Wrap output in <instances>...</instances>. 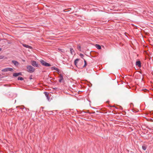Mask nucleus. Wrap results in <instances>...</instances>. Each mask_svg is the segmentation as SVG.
I'll use <instances>...</instances> for the list:
<instances>
[{
    "label": "nucleus",
    "instance_id": "obj_1",
    "mask_svg": "<svg viewBox=\"0 0 153 153\" xmlns=\"http://www.w3.org/2000/svg\"><path fill=\"white\" fill-rule=\"evenodd\" d=\"M27 71L30 73H33L35 71V69L31 65H27Z\"/></svg>",
    "mask_w": 153,
    "mask_h": 153
},
{
    "label": "nucleus",
    "instance_id": "obj_2",
    "mask_svg": "<svg viewBox=\"0 0 153 153\" xmlns=\"http://www.w3.org/2000/svg\"><path fill=\"white\" fill-rule=\"evenodd\" d=\"M40 62L41 64L42 65L46 66V67H49L51 66V65L48 63H47L44 60H42V59H41L40 60Z\"/></svg>",
    "mask_w": 153,
    "mask_h": 153
},
{
    "label": "nucleus",
    "instance_id": "obj_3",
    "mask_svg": "<svg viewBox=\"0 0 153 153\" xmlns=\"http://www.w3.org/2000/svg\"><path fill=\"white\" fill-rule=\"evenodd\" d=\"M31 64L34 67L39 68L40 66V65L38 64V63L36 61H31Z\"/></svg>",
    "mask_w": 153,
    "mask_h": 153
},
{
    "label": "nucleus",
    "instance_id": "obj_4",
    "mask_svg": "<svg viewBox=\"0 0 153 153\" xmlns=\"http://www.w3.org/2000/svg\"><path fill=\"white\" fill-rule=\"evenodd\" d=\"M3 72H7L8 71H13V70L11 68H7L2 69L1 71Z\"/></svg>",
    "mask_w": 153,
    "mask_h": 153
},
{
    "label": "nucleus",
    "instance_id": "obj_5",
    "mask_svg": "<svg viewBox=\"0 0 153 153\" xmlns=\"http://www.w3.org/2000/svg\"><path fill=\"white\" fill-rule=\"evenodd\" d=\"M12 62L16 67H18L19 65V63L18 62L15 60H12Z\"/></svg>",
    "mask_w": 153,
    "mask_h": 153
},
{
    "label": "nucleus",
    "instance_id": "obj_6",
    "mask_svg": "<svg viewBox=\"0 0 153 153\" xmlns=\"http://www.w3.org/2000/svg\"><path fill=\"white\" fill-rule=\"evenodd\" d=\"M136 65L138 66L139 68L141 67V63L140 61H137L136 63Z\"/></svg>",
    "mask_w": 153,
    "mask_h": 153
},
{
    "label": "nucleus",
    "instance_id": "obj_7",
    "mask_svg": "<svg viewBox=\"0 0 153 153\" xmlns=\"http://www.w3.org/2000/svg\"><path fill=\"white\" fill-rule=\"evenodd\" d=\"M70 50L71 53V54H72V55L75 54V52L74 51V49L72 48H70Z\"/></svg>",
    "mask_w": 153,
    "mask_h": 153
},
{
    "label": "nucleus",
    "instance_id": "obj_8",
    "mask_svg": "<svg viewBox=\"0 0 153 153\" xmlns=\"http://www.w3.org/2000/svg\"><path fill=\"white\" fill-rule=\"evenodd\" d=\"M22 45H23V46H24L25 47H26V48H28L29 49H32V47L31 46H29L27 45L23 44Z\"/></svg>",
    "mask_w": 153,
    "mask_h": 153
},
{
    "label": "nucleus",
    "instance_id": "obj_9",
    "mask_svg": "<svg viewBox=\"0 0 153 153\" xmlns=\"http://www.w3.org/2000/svg\"><path fill=\"white\" fill-rule=\"evenodd\" d=\"M51 69L52 71L55 70L58 71H59V69L58 68H56L55 67H51Z\"/></svg>",
    "mask_w": 153,
    "mask_h": 153
},
{
    "label": "nucleus",
    "instance_id": "obj_10",
    "mask_svg": "<svg viewBox=\"0 0 153 153\" xmlns=\"http://www.w3.org/2000/svg\"><path fill=\"white\" fill-rule=\"evenodd\" d=\"M59 78H60V79L59 80V82H62V80L63 79V76L61 74L60 75Z\"/></svg>",
    "mask_w": 153,
    "mask_h": 153
},
{
    "label": "nucleus",
    "instance_id": "obj_11",
    "mask_svg": "<svg viewBox=\"0 0 153 153\" xmlns=\"http://www.w3.org/2000/svg\"><path fill=\"white\" fill-rule=\"evenodd\" d=\"M95 47L98 49H100L101 48V46L98 44H96Z\"/></svg>",
    "mask_w": 153,
    "mask_h": 153
},
{
    "label": "nucleus",
    "instance_id": "obj_12",
    "mask_svg": "<svg viewBox=\"0 0 153 153\" xmlns=\"http://www.w3.org/2000/svg\"><path fill=\"white\" fill-rule=\"evenodd\" d=\"M79 59H76L74 61V64L76 65L78 62L79 61Z\"/></svg>",
    "mask_w": 153,
    "mask_h": 153
},
{
    "label": "nucleus",
    "instance_id": "obj_13",
    "mask_svg": "<svg viewBox=\"0 0 153 153\" xmlns=\"http://www.w3.org/2000/svg\"><path fill=\"white\" fill-rule=\"evenodd\" d=\"M45 96L46 97H47V99L49 100V97H48V94L47 92H45Z\"/></svg>",
    "mask_w": 153,
    "mask_h": 153
},
{
    "label": "nucleus",
    "instance_id": "obj_14",
    "mask_svg": "<svg viewBox=\"0 0 153 153\" xmlns=\"http://www.w3.org/2000/svg\"><path fill=\"white\" fill-rule=\"evenodd\" d=\"M13 77H16L18 76L17 73H14L13 74Z\"/></svg>",
    "mask_w": 153,
    "mask_h": 153
},
{
    "label": "nucleus",
    "instance_id": "obj_15",
    "mask_svg": "<svg viewBox=\"0 0 153 153\" xmlns=\"http://www.w3.org/2000/svg\"><path fill=\"white\" fill-rule=\"evenodd\" d=\"M18 80H23L24 79L22 77L19 76L18 77Z\"/></svg>",
    "mask_w": 153,
    "mask_h": 153
},
{
    "label": "nucleus",
    "instance_id": "obj_16",
    "mask_svg": "<svg viewBox=\"0 0 153 153\" xmlns=\"http://www.w3.org/2000/svg\"><path fill=\"white\" fill-rule=\"evenodd\" d=\"M84 60V65L83 66V67H85L86 65H87V62L86 61L83 59Z\"/></svg>",
    "mask_w": 153,
    "mask_h": 153
},
{
    "label": "nucleus",
    "instance_id": "obj_17",
    "mask_svg": "<svg viewBox=\"0 0 153 153\" xmlns=\"http://www.w3.org/2000/svg\"><path fill=\"white\" fill-rule=\"evenodd\" d=\"M142 148L144 150H145L146 149V147L145 146H142Z\"/></svg>",
    "mask_w": 153,
    "mask_h": 153
},
{
    "label": "nucleus",
    "instance_id": "obj_18",
    "mask_svg": "<svg viewBox=\"0 0 153 153\" xmlns=\"http://www.w3.org/2000/svg\"><path fill=\"white\" fill-rule=\"evenodd\" d=\"M79 56H80V57L82 58H83V57L84 56V55L82 54V53H80V54H79Z\"/></svg>",
    "mask_w": 153,
    "mask_h": 153
},
{
    "label": "nucleus",
    "instance_id": "obj_19",
    "mask_svg": "<svg viewBox=\"0 0 153 153\" xmlns=\"http://www.w3.org/2000/svg\"><path fill=\"white\" fill-rule=\"evenodd\" d=\"M77 49L79 50H80L81 47L80 45H78L77 46Z\"/></svg>",
    "mask_w": 153,
    "mask_h": 153
},
{
    "label": "nucleus",
    "instance_id": "obj_20",
    "mask_svg": "<svg viewBox=\"0 0 153 153\" xmlns=\"http://www.w3.org/2000/svg\"><path fill=\"white\" fill-rule=\"evenodd\" d=\"M4 56H0V59H2L4 58Z\"/></svg>",
    "mask_w": 153,
    "mask_h": 153
},
{
    "label": "nucleus",
    "instance_id": "obj_21",
    "mask_svg": "<svg viewBox=\"0 0 153 153\" xmlns=\"http://www.w3.org/2000/svg\"><path fill=\"white\" fill-rule=\"evenodd\" d=\"M17 73V74L18 75V76H20V75H22V74L21 72Z\"/></svg>",
    "mask_w": 153,
    "mask_h": 153
},
{
    "label": "nucleus",
    "instance_id": "obj_22",
    "mask_svg": "<svg viewBox=\"0 0 153 153\" xmlns=\"http://www.w3.org/2000/svg\"><path fill=\"white\" fill-rule=\"evenodd\" d=\"M1 48H0V51H1Z\"/></svg>",
    "mask_w": 153,
    "mask_h": 153
},
{
    "label": "nucleus",
    "instance_id": "obj_23",
    "mask_svg": "<svg viewBox=\"0 0 153 153\" xmlns=\"http://www.w3.org/2000/svg\"><path fill=\"white\" fill-rule=\"evenodd\" d=\"M111 107H114V106H111Z\"/></svg>",
    "mask_w": 153,
    "mask_h": 153
}]
</instances>
